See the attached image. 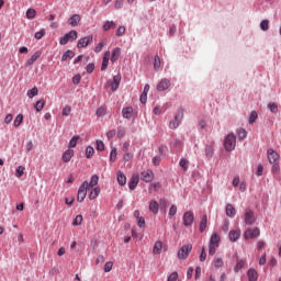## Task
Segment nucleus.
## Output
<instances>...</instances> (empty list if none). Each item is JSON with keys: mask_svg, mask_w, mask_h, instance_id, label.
<instances>
[{"mask_svg": "<svg viewBox=\"0 0 281 281\" xmlns=\"http://www.w3.org/2000/svg\"><path fill=\"white\" fill-rule=\"evenodd\" d=\"M220 243H221V236L218 235V233H213L209 243L210 256H214V254H216V249H218Z\"/></svg>", "mask_w": 281, "mask_h": 281, "instance_id": "1", "label": "nucleus"}, {"mask_svg": "<svg viewBox=\"0 0 281 281\" xmlns=\"http://www.w3.org/2000/svg\"><path fill=\"white\" fill-rule=\"evenodd\" d=\"M224 148L227 153H232V150H236V135L234 133H229L224 138Z\"/></svg>", "mask_w": 281, "mask_h": 281, "instance_id": "2", "label": "nucleus"}, {"mask_svg": "<svg viewBox=\"0 0 281 281\" xmlns=\"http://www.w3.org/2000/svg\"><path fill=\"white\" fill-rule=\"evenodd\" d=\"M78 38V31L71 30L70 32L66 33L65 36H63L59 40L60 45H67L69 42L74 43Z\"/></svg>", "mask_w": 281, "mask_h": 281, "instance_id": "3", "label": "nucleus"}, {"mask_svg": "<svg viewBox=\"0 0 281 281\" xmlns=\"http://www.w3.org/2000/svg\"><path fill=\"white\" fill-rule=\"evenodd\" d=\"M87 190H89V182L83 181L82 184L79 187L78 194H77V201L79 203H82V201L87 199Z\"/></svg>", "mask_w": 281, "mask_h": 281, "instance_id": "4", "label": "nucleus"}, {"mask_svg": "<svg viewBox=\"0 0 281 281\" xmlns=\"http://www.w3.org/2000/svg\"><path fill=\"white\" fill-rule=\"evenodd\" d=\"M183 120V111H178L173 117L172 121H170L169 123V128H171L172 131H175L176 128H179V125L181 124Z\"/></svg>", "mask_w": 281, "mask_h": 281, "instance_id": "5", "label": "nucleus"}, {"mask_svg": "<svg viewBox=\"0 0 281 281\" xmlns=\"http://www.w3.org/2000/svg\"><path fill=\"white\" fill-rule=\"evenodd\" d=\"M191 251H192V244L183 245L178 250V258H179V260H186V258H188V256H190Z\"/></svg>", "mask_w": 281, "mask_h": 281, "instance_id": "6", "label": "nucleus"}, {"mask_svg": "<svg viewBox=\"0 0 281 281\" xmlns=\"http://www.w3.org/2000/svg\"><path fill=\"white\" fill-rule=\"evenodd\" d=\"M267 157H268L269 164L280 162V154H278V151H276L273 148H269L267 150Z\"/></svg>", "mask_w": 281, "mask_h": 281, "instance_id": "7", "label": "nucleus"}, {"mask_svg": "<svg viewBox=\"0 0 281 281\" xmlns=\"http://www.w3.org/2000/svg\"><path fill=\"white\" fill-rule=\"evenodd\" d=\"M244 221L246 225H254L256 223V215L250 209H246L244 213Z\"/></svg>", "mask_w": 281, "mask_h": 281, "instance_id": "8", "label": "nucleus"}, {"mask_svg": "<svg viewBox=\"0 0 281 281\" xmlns=\"http://www.w3.org/2000/svg\"><path fill=\"white\" fill-rule=\"evenodd\" d=\"M184 227H192V223H194V213L192 211H188L183 214L182 217Z\"/></svg>", "mask_w": 281, "mask_h": 281, "instance_id": "9", "label": "nucleus"}, {"mask_svg": "<svg viewBox=\"0 0 281 281\" xmlns=\"http://www.w3.org/2000/svg\"><path fill=\"white\" fill-rule=\"evenodd\" d=\"M258 236H260V228H249L244 234V238L246 240H250V238H258Z\"/></svg>", "mask_w": 281, "mask_h": 281, "instance_id": "10", "label": "nucleus"}, {"mask_svg": "<svg viewBox=\"0 0 281 281\" xmlns=\"http://www.w3.org/2000/svg\"><path fill=\"white\" fill-rule=\"evenodd\" d=\"M89 43H93V35L81 37L77 43V47L78 49H82V47H87Z\"/></svg>", "mask_w": 281, "mask_h": 281, "instance_id": "11", "label": "nucleus"}, {"mask_svg": "<svg viewBox=\"0 0 281 281\" xmlns=\"http://www.w3.org/2000/svg\"><path fill=\"white\" fill-rule=\"evenodd\" d=\"M120 82H122V76L120 75L114 76L112 81H109L111 91L113 92L117 91V89H120Z\"/></svg>", "mask_w": 281, "mask_h": 281, "instance_id": "12", "label": "nucleus"}, {"mask_svg": "<svg viewBox=\"0 0 281 281\" xmlns=\"http://www.w3.org/2000/svg\"><path fill=\"white\" fill-rule=\"evenodd\" d=\"M140 177L142 181H145V183H150V181L155 179V173L153 170H146L140 173Z\"/></svg>", "mask_w": 281, "mask_h": 281, "instance_id": "13", "label": "nucleus"}, {"mask_svg": "<svg viewBox=\"0 0 281 281\" xmlns=\"http://www.w3.org/2000/svg\"><path fill=\"white\" fill-rule=\"evenodd\" d=\"M240 234H241L240 228L232 229V231L228 233V238H229L231 243H236V241H238L239 238H240Z\"/></svg>", "mask_w": 281, "mask_h": 281, "instance_id": "14", "label": "nucleus"}, {"mask_svg": "<svg viewBox=\"0 0 281 281\" xmlns=\"http://www.w3.org/2000/svg\"><path fill=\"white\" fill-rule=\"evenodd\" d=\"M167 89H170V80L165 78L157 85V91H167Z\"/></svg>", "mask_w": 281, "mask_h": 281, "instance_id": "15", "label": "nucleus"}, {"mask_svg": "<svg viewBox=\"0 0 281 281\" xmlns=\"http://www.w3.org/2000/svg\"><path fill=\"white\" fill-rule=\"evenodd\" d=\"M111 58V52H105L102 59L101 71H106V67H109V59Z\"/></svg>", "mask_w": 281, "mask_h": 281, "instance_id": "16", "label": "nucleus"}, {"mask_svg": "<svg viewBox=\"0 0 281 281\" xmlns=\"http://www.w3.org/2000/svg\"><path fill=\"white\" fill-rule=\"evenodd\" d=\"M80 14H74L68 19V25H71V27H76L78 23H80Z\"/></svg>", "mask_w": 281, "mask_h": 281, "instance_id": "17", "label": "nucleus"}, {"mask_svg": "<svg viewBox=\"0 0 281 281\" xmlns=\"http://www.w3.org/2000/svg\"><path fill=\"white\" fill-rule=\"evenodd\" d=\"M74 158V149H67L66 151H64L61 159L63 161H65V164H69V161H71V159Z\"/></svg>", "mask_w": 281, "mask_h": 281, "instance_id": "18", "label": "nucleus"}, {"mask_svg": "<svg viewBox=\"0 0 281 281\" xmlns=\"http://www.w3.org/2000/svg\"><path fill=\"white\" fill-rule=\"evenodd\" d=\"M212 265L215 269H221L222 267H224L225 261L223 260V257L215 256Z\"/></svg>", "mask_w": 281, "mask_h": 281, "instance_id": "19", "label": "nucleus"}, {"mask_svg": "<svg viewBox=\"0 0 281 281\" xmlns=\"http://www.w3.org/2000/svg\"><path fill=\"white\" fill-rule=\"evenodd\" d=\"M138 183H139V176L133 175L128 182L130 190H135V188H137Z\"/></svg>", "mask_w": 281, "mask_h": 281, "instance_id": "20", "label": "nucleus"}, {"mask_svg": "<svg viewBox=\"0 0 281 281\" xmlns=\"http://www.w3.org/2000/svg\"><path fill=\"white\" fill-rule=\"evenodd\" d=\"M161 249H164V243H161V240H157L153 247V254H155V256H159V254H161Z\"/></svg>", "mask_w": 281, "mask_h": 281, "instance_id": "21", "label": "nucleus"}, {"mask_svg": "<svg viewBox=\"0 0 281 281\" xmlns=\"http://www.w3.org/2000/svg\"><path fill=\"white\" fill-rule=\"evenodd\" d=\"M38 58H41V52H35L31 58H29L25 63V67H32V64L35 61V60H38Z\"/></svg>", "mask_w": 281, "mask_h": 281, "instance_id": "22", "label": "nucleus"}, {"mask_svg": "<svg viewBox=\"0 0 281 281\" xmlns=\"http://www.w3.org/2000/svg\"><path fill=\"white\" fill-rule=\"evenodd\" d=\"M149 212L159 214V203L155 200L149 202Z\"/></svg>", "mask_w": 281, "mask_h": 281, "instance_id": "23", "label": "nucleus"}, {"mask_svg": "<svg viewBox=\"0 0 281 281\" xmlns=\"http://www.w3.org/2000/svg\"><path fill=\"white\" fill-rule=\"evenodd\" d=\"M122 115L123 117H125V120H131V117H133V108L132 106L123 108Z\"/></svg>", "mask_w": 281, "mask_h": 281, "instance_id": "24", "label": "nucleus"}, {"mask_svg": "<svg viewBox=\"0 0 281 281\" xmlns=\"http://www.w3.org/2000/svg\"><path fill=\"white\" fill-rule=\"evenodd\" d=\"M122 54V49L116 47L112 50L111 63H117L120 55Z\"/></svg>", "mask_w": 281, "mask_h": 281, "instance_id": "25", "label": "nucleus"}, {"mask_svg": "<svg viewBox=\"0 0 281 281\" xmlns=\"http://www.w3.org/2000/svg\"><path fill=\"white\" fill-rule=\"evenodd\" d=\"M247 276L249 281H258V271H256V269L250 268Z\"/></svg>", "mask_w": 281, "mask_h": 281, "instance_id": "26", "label": "nucleus"}, {"mask_svg": "<svg viewBox=\"0 0 281 281\" xmlns=\"http://www.w3.org/2000/svg\"><path fill=\"white\" fill-rule=\"evenodd\" d=\"M226 216L229 218H234L236 216V209L232 204L226 205Z\"/></svg>", "mask_w": 281, "mask_h": 281, "instance_id": "27", "label": "nucleus"}, {"mask_svg": "<svg viewBox=\"0 0 281 281\" xmlns=\"http://www.w3.org/2000/svg\"><path fill=\"white\" fill-rule=\"evenodd\" d=\"M236 135L240 142H243V139H247V131L243 127L236 130Z\"/></svg>", "mask_w": 281, "mask_h": 281, "instance_id": "28", "label": "nucleus"}, {"mask_svg": "<svg viewBox=\"0 0 281 281\" xmlns=\"http://www.w3.org/2000/svg\"><path fill=\"white\" fill-rule=\"evenodd\" d=\"M98 196H100V187L93 188L89 193L90 201L98 199Z\"/></svg>", "mask_w": 281, "mask_h": 281, "instance_id": "29", "label": "nucleus"}, {"mask_svg": "<svg viewBox=\"0 0 281 281\" xmlns=\"http://www.w3.org/2000/svg\"><path fill=\"white\" fill-rule=\"evenodd\" d=\"M116 179H117L119 186H126V176L124 175V172L119 171Z\"/></svg>", "mask_w": 281, "mask_h": 281, "instance_id": "30", "label": "nucleus"}, {"mask_svg": "<svg viewBox=\"0 0 281 281\" xmlns=\"http://www.w3.org/2000/svg\"><path fill=\"white\" fill-rule=\"evenodd\" d=\"M99 181L100 177H98V175H93L90 179V182H88V188H95Z\"/></svg>", "mask_w": 281, "mask_h": 281, "instance_id": "31", "label": "nucleus"}, {"mask_svg": "<svg viewBox=\"0 0 281 281\" xmlns=\"http://www.w3.org/2000/svg\"><path fill=\"white\" fill-rule=\"evenodd\" d=\"M76 54L72 50H66L61 56V60L63 63H65L66 60H70V58H74Z\"/></svg>", "mask_w": 281, "mask_h": 281, "instance_id": "32", "label": "nucleus"}, {"mask_svg": "<svg viewBox=\"0 0 281 281\" xmlns=\"http://www.w3.org/2000/svg\"><path fill=\"white\" fill-rule=\"evenodd\" d=\"M160 188H161V184L159 182L151 183L149 186L148 192L149 194H153V192H159Z\"/></svg>", "mask_w": 281, "mask_h": 281, "instance_id": "33", "label": "nucleus"}, {"mask_svg": "<svg viewBox=\"0 0 281 281\" xmlns=\"http://www.w3.org/2000/svg\"><path fill=\"white\" fill-rule=\"evenodd\" d=\"M179 166L184 170V172H187L188 168H190V161L186 158H181L179 161Z\"/></svg>", "mask_w": 281, "mask_h": 281, "instance_id": "34", "label": "nucleus"}, {"mask_svg": "<svg viewBox=\"0 0 281 281\" xmlns=\"http://www.w3.org/2000/svg\"><path fill=\"white\" fill-rule=\"evenodd\" d=\"M207 227V215H203L202 220L200 222V232H205V228Z\"/></svg>", "mask_w": 281, "mask_h": 281, "instance_id": "35", "label": "nucleus"}, {"mask_svg": "<svg viewBox=\"0 0 281 281\" xmlns=\"http://www.w3.org/2000/svg\"><path fill=\"white\" fill-rule=\"evenodd\" d=\"M21 124H23V114H18L13 121V126L15 128H19V126H21Z\"/></svg>", "mask_w": 281, "mask_h": 281, "instance_id": "36", "label": "nucleus"}, {"mask_svg": "<svg viewBox=\"0 0 281 281\" xmlns=\"http://www.w3.org/2000/svg\"><path fill=\"white\" fill-rule=\"evenodd\" d=\"M154 69L156 71H159V69H161V59L159 58V55H156L154 57Z\"/></svg>", "mask_w": 281, "mask_h": 281, "instance_id": "37", "label": "nucleus"}, {"mask_svg": "<svg viewBox=\"0 0 281 281\" xmlns=\"http://www.w3.org/2000/svg\"><path fill=\"white\" fill-rule=\"evenodd\" d=\"M78 139H80V136H74L68 143V149L76 148Z\"/></svg>", "mask_w": 281, "mask_h": 281, "instance_id": "38", "label": "nucleus"}, {"mask_svg": "<svg viewBox=\"0 0 281 281\" xmlns=\"http://www.w3.org/2000/svg\"><path fill=\"white\" fill-rule=\"evenodd\" d=\"M115 27V22L113 21H106L103 25V31L109 32V30H114Z\"/></svg>", "mask_w": 281, "mask_h": 281, "instance_id": "39", "label": "nucleus"}, {"mask_svg": "<svg viewBox=\"0 0 281 281\" xmlns=\"http://www.w3.org/2000/svg\"><path fill=\"white\" fill-rule=\"evenodd\" d=\"M23 175H25V167L24 166H19L16 169H15V177L18 179H21V177H23Z\"/></svg>", "mask_w": 281, "mask_h": 281, "instance_id": "40", "label": "nucleus"}, {"mask_svg": "<svg viewBox=\"0 0 281 281\" xmlns=\"http://www.w3.org/2000/svg\"><path fill=\"white\" fill-rule=\"evenodd\" d=\"M27 98L32 99V98H36V95H38V88L34 87L31 90H29L26 92Z\"/></svg>", "mask_w": 281, "mask_h": 281, "instance_id": "41", "label": "nucleus"}, {"mask_svg": "<svg viewBox=\"0 0 281 281\" xmlns=\"http://www.w3.org/2000/svg\"><path fill=\"white\" fill-rule=\"evenodd\" d=\"M205 155L209 159H212L214 156V147L212 145L205 147Z\"/></svg>", "mask_w": 281, "mask_h": 281, "instance_id": "42", "label": "nucleus"}, {"mask_svg": "<svg viewBox=\"0 0 281 281\" xmlns=\"http://www.w3.org/2000/svg\"><path fill=\"white\" fill-rule=\"evenodd\" d=\"M256 120H258V112L251 111L248 119V124H254Z\"/></svg>", "mask_w": 281, "mask_h": 281, "instance_id": "43", "label": "nucleus"}, {"mask_svg": "<svg viewBox=\"0 0 281 281\" xmlns=\"http://www.w3.org/2000/svg\"><path fill=\"white\" fill-rule=\"evenodd\" d=\"M97 117H104V115H106V108L105 106H101L95 112Z\"/></svg>", "mask_w": 281, "mask_h": 281, "instance_id": "44", "label": "nucleus"}, {"mask_svg": "<svg viewBox=\"0 0 281 281\" xmlns=\"http://www.w3.org/2000/svg\"><path fill=\"white\" fill-rule=\"evenodd\" d=\"M115 159H117V148L112 147L110 153V161L115 162Z\"/></svg>", "mask_w": 281, "mask_h": 281, "instance_id": "45", "label": "nucleus"}, {"mask_svg": "<svg viewBox=\"0 0 281 281\" xmlns=\"http://www.w3.org/2000/svg\"><path fill=\"white\" fill-rule=\"evenodd\" d=\"M42 109H45V100H40L35 104V110L37 111V113H41Z\"/></svg>", "mask_w": 281, "mask_h": 281, "instance_id": "46", "label": "nucleus"}, {"mask_svg": "<svg viewBox=\"0 0 281 281\" xmlns=\"http://www.w3.org/2000/svg\"><path fill=\"white\" fill-rule=\"evenodd\" d=\"M243 267H245V260L240 259L237 261V263L235 265L234 271L236 273H238V271H240V269H243Z\"/></svg>", "mask_w": 281, "mask_h": 281, "instance_id": "47", "label": "nucleus"}, {"mask_svg": "<svg viewBox=\"0 0 281 281\" xmlns=\"http://www.w3.org/2000/svg\"><path fill=\"white\" fill-rule=\"evenodd\" d=\"M94 153H95V150L93 149V147L88 146L86 148V157H87V159H91V157H93Z\"/></svg>", "mask_w": 281, "mask_h": 281, "instance_id": "48", "label": "nucleus"}, {"mask_svg": "<svg viewBox=\"0 0 281 281\" xmlns=\"http://www.w3.org/2000/svg\"><path fill=\"white\" fill-rule=\"evenodd\" d=\"M268 109H269V111H271L272 113H278V103H276V102H269V103H268Z\"/></svg>", "mask_w": 281, "mask_h": 281, "instance_id": "49", "label": "nucleus"}, {"mask_svg": "<svg viewBox=\"0 0 281 281\" xmlns=\"http://www.w3.org/2000/svg\"><path fill=\"white\" fill-rule=\"evenodd\" d=\"M260 30H262V32H267V30H269V20H262L260 22Z\"/></svg>", "mask_w": 281, "mask_h": 281, "instance_id": "50", "label": "nucleus"}, {"mask_svg": "<svg viewBox=\"0 0 281 281\" xmlns=\"http://www.w3.org/2000/svg\"><path fill=\"white\" fill-rule=\"evenodd\" d=\"M72 225L75 226V227H78V225H82V215H77L76 217H75V220L72 221Z\"/></svg>", "mask_w": 281, "mask_h": 281, "instance_id": "51", "label": "nucleus"}, {"mask_svg": "<svg viewBox=\"0 0 281 281\" xmlns=\"http://www.w3.org/2000/svg\"><path fill=\"white\" fill-rule=\"evenodd\" d=\"M61 115H64V117H69V115H71V106L66 105L63 109Z\"/></svg>", "mask_w": 281, "mask_h": 281, "instance_id": "52", "label": "nucleus"}, {"mask_svg": "<svg viewBox=\"0 0 281 281\" xmlns=\"http://www.w3.org/2000/svg\"><path fill=\"white\" fill-rule=\"evenodd\" d=\"M36 16V10L29 9L26 10V19H34Z\"/></svg>", "mask_w": 281, "mask_h": 281, "instance_id": "53", "label": "nucleus"}, {"mask_svg": "<svg viewBox=\"0 0 281 281\" xmlns=\"http://www.w3.org/2000/svg\"><path fill=\"white\" fill-rule=\"evenodd\" d=\"M176 214H177V205L172 204L169 209L168 216L169 218H172V216H175Z\"/></svg>", "mask_w": 281, "mask_h": 281, "instance_id": "54", "label": "nucleus"}, {"mask_svg": "<svg viewBox=\"0 0 281 281\" xmlns=\"http://www.w3.org/2000/svg\"><path fill=\"white\" fill-rule=\"evenodd\" d=\"M104 45H106V42H105V41L100 42V43L95 46V48H94L95 54H100V52H102V47H104Z\"/></svg>", "mask_w": 281, "mask_h": 281, "instance_id": "55", "label": "nucleus"}, {"mask_svg": "<svg viewBox=\"0 0 281 281\" xmlns=\"http://www.w3.org/2000/svg\"><path fill=\"white\" fill-rule=\"evenodd\" d=\"M114 8L115 10H122V8H124V0H115Z\"/></svg>", "mask_w": 281, "mask_h": 281, "instance_id": "56", "label": "nucleus"}, {"mask_svg": "<svg viewBox=\"0 0 281 281\" xmlns=\"http://www.w3.org/2000/svg\"><path fill=\"white\" fill-rule=\"evenodd\" d=\"M125 33H126V27L119 26L115 34H116V36H124Z\"/></svg>", "mask_w": 281, "mask_h": 281, "instance_id": "57", "label": "nucleus"}, {"mask_svg": "<svg viewBox=\"0 0 281 281\" xmlns=\"http://www.w3.org/2000/svg\"><path fill=\"white\" fill-rule=\"evenodd\" d=\"M45 36V29H42L41 31L35 33V38L37 41H41V38H43Z\"/></svg>", "mask_w": 281, "mask_h": 281, "instance_id": "58", "label": "nucleus"}, {"mask_svg": "<svg viewBox=\"0 0 281 281\" xmlns=\"http://www.w3.org/2000/svg\"><path fill=\"white\" fill-rule=\"evenodd\" d=\"M112 269H113V262H111V261L105 262V265H104L105 273H109Z\"/></svg>", "mask_w": 281, "mask_h": 281, "instance_id": "59", "label": "nucleus"}, {"mask_svg": "<svg viewBox=\"0 0 281 281\" xmlns=\"http://www.w3.org/2000/svg\"><path fill=\"white\" fill-rule=\"evenodd\" d=\"M178 278H179V273H178L177 271H175V272H172V273L168 277L167 281H177Z\"/></svg>", "mask_w": 281, "mask_h": 281, "instance_id": "60", "label": "nucleus"}, {"mask_svg": "<svg viewBox=\"0 0 281 281\" xmlns=\"http://www.w3.org/2000/svg\"><path fill=\"white\" fill-rule=\"evenodd\" d=\"M93 69H95V65L94 64H88L86 67V71L87 74H93Z\"/></svg>", "mask_w": 281, "mask_h": 281, "instance_id": "61", "label": "nucleus"}, {"mask_svg": "<svg viewBox=\"0 0 281 281\" xmlns=\"http://www.w3.org/2000/svg\"><path fill=\"white\" fill-rule=\"evenodd\" d=\"M223 232L227 233L229 232V220H225L224 224L222 226Z\"/></svg>", "mask_w": 281, "mask_h": 281, "instance_id": "62", "label": "nucleus"}, {"mask_svg": "<svg viewBox=\"0 0 281 281\" xmlns=\"http://www.w3.org/2000/svg\"><path fill=\"white\" fill-rule=\"evenodd\" d=\"M272 165V172H280V162H273Z\"/></svg>", "mask_w": 281, "mask_h": 281, "instance_id": "63", "label": "nucleus"}, {"mask_svg": "<svg viewBox=\"0 0 281 281\" xmlns=\"http://www.w3.org/2000/svg\"><path fill=\"white\" fill-rule=\"evenodd\" d=\"M97 150H104V142L97 140Z\"/></svg>", "mask_w": 281, "mask_h": 281, "instance_id": "64", "label": "nucleus"}]
</instances>
